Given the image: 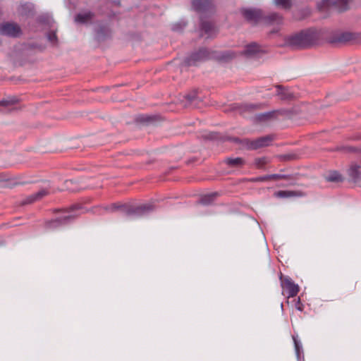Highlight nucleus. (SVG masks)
I'll return each mask as SVG.
<instances>
[{"label": "nucleus", "mask_w": 361, "mask_h": 361, "mask_svg": "<svg viewBox=\"0 0 361 361\" xmlns=\"http://www.w3.org/2000/svg\"><path fill=\"white\" fill-rule=\"evenodd\" d=\"M0 33L11 37H18L23 32L21 27L17 23L6 22L0 25Z\"/></svg>", "instance_id": "nucleus-1"}, {"label": "nucleus", "mask_w": 361, "mask_h": 361, "mask_svg": "<svg viewBox=\"0 0 361 361\" xmlns=\"http://www.w3.org/2000/svg\"><path fill=\"white\" fill-rule=\"evenodd\" d=\"M154 210V206L151 203L143 204L136 207L129 214H135L137 216H142L149 214L150 212Z\"/></svg>", "instance_id": "nucleus-2"}, {"label": "nucleus", "mask_w": 361, "mask_h": 361, "mask_svg": "<svg viewBox=\"0 0 361 361\" xmlns=\"http://www.w3.org/2000/svg\"><path fill=\"white\" fill-rule=\"evenodd\" d=\"M301 32L300 33L291 35L288 38V43L293 46L297 47H306L307 41L305 40L303 36L301 37Z\"/></svg>", "instance_id": "nucleus-3"}, {"label": "nucleus", "mask_w": 361, "mask_h": 361, "mask_svg": "<svg viewBox=\"0 0 361 361\" xmlns=\"http://www.w3.org/2000/svg\"><path fill=\"white\" fill-rule=\"evenodd\" d=\"M301 37L303 36L305 41H307V46L314 43L318 38V33L315 30H307L301 32Z\"/></svg>", "instance_id": "nucleus-4"}, {"label": "nucleus", "mask_w": 361, "mask_h": 361, "mask_svg": "<svg viewBox=\"0 0 361 361\" xmlns=\"http://www.w3.org/2000/svg\"><path fill=\"white\" fill-rule=\"evenodd\" d=\"M285 288L289 292V297H293L299 292V287L295 284L290 279H285L283 281Z\"/></svg>", "instance_id": "nucleus-5"}, {"label": "nucleus", "mask_w": 361, "mask_h": 361, "mask_svg": "<svg viewBox=\"0 0 361 361\" xmlns=\"http://www.w3.org/2000/svg\"><path fill=\"white\" fill-rule=\"evenodd\" d=\"M271 141V138L269 136H265L258 138L252 142L250 147L252 149H257L268 146Z\"/></svg>", "instance_id": "nucleus-6"}, {"label": "nucleus", "mask_w": 361, "mask_h": 361, "mask_svg": "<svg viewBox=\"0 0 361 361\" xmlns=\"http://www.w3.org/2000/svg\"><path fill=\"white\" fill-rule=\"evenodd\" d=\"M212 6L210 0H193L192 7L197 11H204Z\"/></svg>", "instance_id": "nucleus-7"}, {"label": "nucleus", "mask_w": 361, "mask_h": 361, "mask_svg": "<svg viewBox=\"0 0 361 361\" xmlns=\"http://www.w3.org/2000/svg\"><path fill=\"white\" fill-rule=\"evenodd\" d=\"M244 17L249 20L253 21H257L260 18L262 14L259 11L247 9L243 11Z\"/></svg>", "instance_id": "nucleus-8"}, {"label": "nucleus", "mask_w": 361, "mask_h": 361, "mask_svg": "<svg viewBox=\"0 0 361 361\" xmlns=\"http://www.w3.org/2000/svg\"><path fill=\"white\" fill-rule=\"evenodd\" d=\"M261 51L260 47L255 43H252L245 47L243 50V54L247 56H252Z\"/></svg>", "instance_id": "nucleus-9"}, {"label": "nucleus", "mask_w": 361, "mask_h": 361, "mask_svg": "<svg viewBox=\"0 0 361 361\" xmlns=\"http://www.w3.org/2000/svg\"><path fill=\"white\" fill-rule=\"evenodd\" d=\"M93 15L90 12L85 11L78 13L75 18V21L77 23H87L92 20Z\"/></svg>", "instance_id": "nucleus-10"}, {"label": "nucleus", "mask_w": 361, "mask_h": 361, "mask_svg": "<svg viewBox=\"0 0 361 361\" xmlns=\"http://www.w3.org/2000/svg\"><path fill=\"white\" fill-rule=\"evenodd\" d=\"M47 193H48V192L46 190H41L39 192H37V193L30 195L27 198V203H31V202H35V201H36L37 200H39L42 197H43L44 196L47 195Z\"/></svg>", "instance_id": "nucleus-11"}, {"label": "nucleus", "mask_w": 361, "mask_h": 361, "mask_svg": "<svg viewBox=\"0 0 361 361\" xmlns=\"http://www.w3.org/2000/svg\"><path fill=\"white\" fill-rule=\"evenodd\" d=\"M78 214H73L71 212H66L63 213L62 216H61L58 221L62 223L67 222L70 219H74L75 216H77Z\"/></svg>", "instance_id": "nucleus-12"}, {"label": "nucleus", "mask_w": 361, "mask_h": 361, "mask_svg": "<svg viewBox=\"0 0 361 361\" xmlns=\"http://www.w3.org/2000/svg\"><path fill=\"white\" fill-rule=\"evenodd\" d=\"M326 179L331 182H338L341 180V175L336 171L330 172L326 176Z\"/></svg>", "instance_id": "nucleus-13"}, {"label": "nucleus", "mask_w": 361, "mask_h": 361, "mask_svg": "<svg viewBox=\"0 0 361 361\" xmlns=\"http://www.w3.org/2000/svg\"><path fill=\"white\" fill-rule=\"evenodd\" d=\"M206 56L205 51H200L198 54H195L191 56V59L188 61L189 65L195 64V61L200 60Z\"/></svg>", "instance_id": "nucleus-14"}, {"label": "nucleus", "mask_w": 361, "mask_h": 361, "mask_svg": "<svg viewBox=\"0 0 361 361\" xmlns=\"http://www.w3.org/2000/svg\"><path fill=\"white\" fill-rule=\"evenodd\" d=\"M274 4L283 8H287L290 6L291 0H274Z\"/></svg>", "instance_id": "nucleus-15"}, {"label": "nucleus", "mask_w": 361, "mask_h": 361, "mask_svg": "<svg viewBox=\"0 0 361 361\" xmlns=\"http://www.w3.org/2000/svg\"><path fill=\"white\" fill-rule=\"evenodd\" d=\"M267 20H268L269 23L280 24L282 22L281 17L280 16H279L278 14H276V13L269 16L267 18Z\"/></svg>", "instance_id": "nucleus-16"}, {"label": "nucleus", "mask_w": 361, "mask_h": 361, "mask_svg": "<svg viewBox=\"0 0 361 361\" xmlns=\"http://www.w3.org/2000/svg\"><path fill=\"white\" fill-rule=\"evenodd\" d=\"M226 162L231 166H240L243 164V160L241 158L228 159Z\"/></svg>", "instance_id": "nucleus-17"}, {"label": "nucleus", "mask_w": 361, "mask_h": 361, "mask_svg": "<svg viewBox=\"0 0 361 361\" xmlns=\"http://www.w3.org/2000/svg\"><path fill=\"white\" fill-rule=\"evenodd\" d=\"M217 195L216 192H212L208 195H204L202 198V202L203 204H209L210 203L213 199Z\"/></svg>", "instance_id": "nucleus-18"}, {"label": "nucleus", "mask_w": 361, "mask_h": 361, "mask_svg": "<svg viewBox=\"0 0 361 361\" xmlns=\"http://www.w3.org/2000/svg\"><path fill=\"white\" fill-rule=\"evenodd\" d=\"M17 102H18V100L14 97L8 98L6 99L0 101V106H8L10 105H12V104L16 103Z\"/></svg>", "instance_id": "nucleus-19"}, {"label": "nucleus", "mask_w": 361, "mask_h": 361, "mask_svg": "<svg viewBox=\"0 0 361 361\" xmlns=\"http://www.w3.org/2000/svg\"><path fill=\"white\" fill-rule=\"evenodd\" d=\"M333 2L331 0H323L322 2L318 4V8L320 10H324L327 7H329Z\"/></svg>", "instance_id": "nucleus-20"}, {"label": "nucleus", "mask_w": 361, "mask_h": 361, "mask_svg": "<svg viewBox=\"0 0 361 361\" xmlns=\"http://www.w3.org/2000/svg\"><path fill=\"white\" fill-rule=\"evenodd\" d=\"M236 54L233 51H226L223 54L222 58L225 60H229L235 57Z\"/></svg>", "instance_id": "nucleus-21"}, {"label": "nucleus", "mask_w": 361, "mask_h": 361, "mask_svg": "<svg viewBox=\"0 0 361 361\" xmlns=\"http://www.w3.org/2000/svg\"><path fill=\"white\" fill-rule=\"evenodd\" d=\"M202 30L205 32V33H207L210 35V32L212 30V25L210 23H203L202 24Z\"/></svg>", "instance_id": "nucleus-22"}, {"label": "nucleus", "mask_w": 361, "mask_h": 361, "mask_svg": "<svg viewBox=\"0 0 361 361\" xmlns=\"http://www.w3.org/2000/svg\"><path fill=\"white\" fill-rule=\"evenodd\" d=\"M293 192L290 191H279L275 193V195L279 197H288L293 195Z\"/></svg>", "instance_id": "nucleus-23"}, {"label": "nucleus", "mask_w": 361, "mask_h": 361, "mask_svg": "<svg viewBox=\"0 0 361 361\" xmlns=\"http://www.w3.org/2000/svg\"><path fill=\"white\" fill-rule=\"evenodd\" d=\"M294 344H295V349L297 354V356H299L300 350L301 348L300 343L296 340L295 337H293Z\"/></svg>", "instance_id": "nucleus-24"}, {"label": "nucleus", "mask_w": 361, "mask_h": 361, "mask_svg": "<svg viewBox=\"0 0 361 361\" xmlns=\"http://www.w3.org/2000/svg\"><path fill=\"white\" fill-rule=\"evenodd\" d=\"M196 97V92H193L192 94H187L185 96V98L187 99V100L189 102H192Z\"/></svg>", "instance_id": "nucleus-25"}, {"label": "nucleus", "mask_w": 361, "mask_h": 361, "mask_svg": "<svg viewBox=\"0 0 361 361\" xmlns=\"http://www.w3.org/2000/svg\"><path fill=\"white\" fill-rule=\"evenodd\" d=\"M49 40L53 43L56 41V35L55 33H50L48 36Z\"/></svg>", "instance_id": "nucleus-26"}]
</instances>
